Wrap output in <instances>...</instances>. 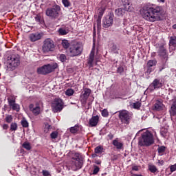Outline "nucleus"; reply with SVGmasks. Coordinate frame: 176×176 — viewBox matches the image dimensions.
<instances>
[{
	"label": "nucleus",
	"mask_w": 176,
	"mask_h": 176,
	"mask_svg": "<svg viewBox=\"0 0 176 176\" xmlns=\"http://www.w3.org/2000/svg\"><path fill=\"white\" fill-rule=\"evenodd\" d=\"M140 14L146 21L155 23V21H160L162 20V16L164 14V10L162 6L154 8L144 6L140 10Z\"/></svg>",
	"instance_id": "nucleus-1"
},
{
	"label": "nucleus",
	"mask_w": 176,
	"mask_h": 176,
	"mask_svg": "<svg viewBox=\"0 0 176 176\" xmlns=\"http://www.w3.org/2000/svg\"><path fill=\"white\" fill-rule=\"evenodd\" d=\"M82 52H83V44L82 43L74 41L70 44L68 52L70 57L80 56Z\"/></svg>",
	"instance_id": "nucleus-2"
},
{
	"label": "nucleus",
	"mask_w": 176,
	"mask_h": 176,
	"mask_svg": "<svg viewBox=\"0 0 176 176\" xmlns=\"http://www.w3.org/2000/svg\"><path fill=\"white\" fill-rule=\"evenodd\" d=\"M154 142L153 135L149 131H146L142 134V137L139 139L138 144L140 146H151Z\"/></svg>",
	"instance_id": "nucleus-3"
},
{
	"label": "nucleus",
	"mask_w": 176,
	"mask_h": 176,
	"mask_svg": "<svg viewBox=\"0 0 176 176\" xmlns=\"http://www.w3.org/2000/svg\"><path fill=\"white\" fill-rule=\"evenodd\" d=\"M20 65V56L19 55H11L8 57L7 69L8 71H14Z\"/></svg>",
	"instance_id": "nucleus-4"
},
{
	"label": "nucleus",
	"mask_w": 176,
	"mask_h": 176,
	"mask_svg": "<svg viewBox=\"0 0 176 176\" xmlns=\"http://www.w3.org/2000/svg\"><path fill=\"white\" fill-rule=\"evenodd\" d=\"M57 68H58V65L57 63H50L38 68L37 73L40 74L41 75H47V74H51V72H54V70L57 69Z\"/></svg>",
	"instance_id": "nucleus-5"
},
{
	"label": "nucleus",
	"mask_w": 176,
	"mask_h": 176,
	"mask_svg": "<svg viewBox=\"0 0 176 176\" xmlns=\"http://www.w3.org/2000/svg\"><path fill=\"white\" fill-rule=\"evenodd\" d=\"M60 12H61V7L56 5L53 8H47L45 11V14L51 19H57L60 16Z\"/></svg>",
	"instance_id": "nucleus-6"
},
{
	"label": "nucleus",
	"mask_w": 176,
	"mask_h": 176,
	"mask_svg": "<svg viewBox=\"0 0 176 176\" xmlns=\"http://www.w3.org/2000/svg\"><path fill=\"white\" fill-rule=\"evenodd\" d=\"M119 112V118L121 120L122 124H130V122L131 120V116L130 113L126 110L120 111Z\"/></svg>",
	"instance_id": "nucleus-7"
},
{
	"label": "nucleus",
	"mask_w": 176,
	"mask_h": 176,
	"mask_svg": "<svg viewBox=\"0 0 176 176\" xmlns=\"http://www.w3.org/2000/svg\"><path fill=\"white\" fill-rule=\"evenodd\" d=\"M54 41L50 38H47L43 42L42 50L43 53H49V52H53V50H54Z\"/></svg>",
	"instance_id": "nucleus-8"
},
{
	"label": "nucleus",
	"mask_w": 176,
	"mask_h": 176,
	"mask_svg": "<svg viewBox=\"0 0 176 176\" xmlns=\"http://www.w3.org/2000/svg\"><path fill=\"white\" fill-rule=\"evenodd\" d=\"M63 100L61 99H55L52 104L53 112H61L63 110Z\"/></svg>",
	"instance_id": "nucleus-9"
},
{
	"label": "nucleus",
	"mask_w": 176,
	"mask_h": 176,
	"mask_svg": "<svg viewBox=\"0 0 176 176\" xmlns=\"http://www.w3.org/2000/svg\"><path fill=\"white\" fill-rule=\"evenodd\" d=\"M41 105H42V102H41L30 104L29 109L34 116H38L41 113Z\"/></svg>",
	"instance_id": "nucleus-10"
},
{
	"label": "nucleus",
	"mask_w": 176,
	"mask_h": 176,
	"mask_svg": "<svg viewBox=\"0 0 176 176\" xmlns=\"http://www.w3.org/2000/svg\"><path fill=\"white\" fill-rule=\"evenodd\" d=\"M163 87V83L160 82L159 79H155L151 84L147 88V90L149 91H154L155 90H157V89H161Z\"/></svg>",
	"instance_id": "nucleus-11"
},
{
	"label": "nucleus",
	"mask_w": 176,
	"mask_h": 176,
	"mask_svg": "<svg viewBox=\"0 0 176 176\" xmlns=\"http://www.w3.org/2000/svg\"><path fill=\"white\" fill-rule=\"evenodd\" d=\"M70 167L73 171L82 168V161L79 158H73Z\"/></svg>",
	"instance_id": "nucleus-12"
},
{
	"label": "nucleus",
	"mask_w": 176,
	"mask_h": 176,
	"mask_svg": "<svg viewBox=\"0 0 176 176\" xmlns=\"http://www.w3.org/2000/svg\"><path fill=\"white\" fill-rule=\"evenodd\" d=\"M91 93V90H90V89H85L82 95H80V102L83 107L86 105V102H87V98H89V96H90Z\"/></svg>",
	"instance_id": "nucleus-13"
},
{
	"label": "nucleus",
	"mask_w": 176,
	"mask_h": 176,
	"mask_svg": "<svg viewBox=\"0 0 176 176\" xmlns=\"http://www.w3.org/2000/svg\"><path fill=\"white\" fill-rule=\"evenodd\" d=\"M102 23H103V27L104 28H108L111 27L112 24H113V15L109 14L105 16L103 19Z\"/></svg>",
	"instance_id": "nucleus-14"
},
{
	"label": "nucleus",
	"mask_w": 176,
	"mask_h": 176,
	"mask_svg": "<svg viewBox=\"0 0 176 176\" xmlns=\"http://www.w3.org/2000/svg\"><path fill=\"white\" fill-rule=\"evenodd\" d=\"M153 108L155 111H163L166 108V106L163 104V100L156 99L154 101Z\"/></svg>",
	"instance_id": "nucleus-15"
},
{
	"label": "nucleus",
	"mask_w": 176,
	"mask_h": 176,
	"mask_svg": "<svg viewBox=\"0 0 176 176\" xmlns=\"http://www.w3.org/2000/svg\"><path fill=\"white\" fill-rule=\"evenodd\" d=\"M122 6L126 12H134V7L130 0H122Z\"/></svg>",
	"instance_id": "nucleus-16"
},
{
	"label": "nucleus",
	"mask_w": 176,
	"mask_h": 176,
	"mask_svg": "<svg viewBox=\"0 0 176 176\" xmlns=\"http://www.w3.org/2000/svg\"><path fill=\"white\" fill-rule=\"evenodd\" d=\"M8 105L12 109V111H16L19 112L20 111V105L16 103V100L14 99H8Z\"/></svg>",
	"instance_id": "nucleus-17"
},
{
	"label": "nucleus",
	"mask_w": 176,
	"mask_h": 176,
	"mask_svg": "<svg viewBox=\"0 0 176 176\" xmlns=\"http://www.w3.org/2000/svg\"><path fill=\"white\" fill-rule=\"evenodd\" d=\"M99 120H100V117H98V116H93L89 120V127H96V126L98 124Z\"/></svg>",
	"instance_id": "nucleus-18"
},
{
	"label": "nucleus",
	"mask_w": 176,
	"mask_h": 176,
	"mask_svg": "<svg viewBox=\"0 0 176 176\" xmlns=\"http://www.w3.org/2000/svg\"><path fill=\"white\" fill-rule=\"evenodd\" d=\"M41 38H42V36H41V34L38 32L32 33L29 35L30 42H36V41H39Z\"/></svg>",
	"instance_id": "nucleus-19"
},
{
	"label": "nucleus",
	"mask_w": 176,
	"mask_h": 176,
	"mask_svg": "<svg viewBox=\"0 0 176 176\" xmlns=\"http://www.w3.org/2000/svg\"><path fill=\"white\" fill-rule=\"evenodd\" d=\"M157 64V61L155 59L153 60H149L147 62V74H151V72H152V68H151V67H155L156 65Z\"/></svg>",
	"instance_id": "nucleus-20"
},
{
	"label": "nucleus",
	"mask_w": 176,
	"mask_h": 176,
	"mask_svg": "<svg viewBox=\"0 0 176 176\" xmlns=\"http://www.w3.org/2000/svg\"><path fill=\"white\" fill-rule=\"evenodd\" d=\"M160 56L162 57L165 63L168 60V54H167V50L164 49V47H161L160 48Z\"/></svg>",
	"instance_id": "nucleus-21"
},
{
	"label": "nucleus",
	"mask_w": 176,
	"mask_h": 176,
	"mask_svg": "<svg viewBox=\"0 0 176 176\" xmlns=\"http://www.w3.org/2000/svg\"><path fill=\"white\" fill-rule=\"evenodd\" d=\"M94 46L93 48L91 51V53L89 54V58L88 59V64L89 65V67H93V63H94Z\"/></svg>",
	"instance_id": "nucleus-22"
},
{
	"label": "nucleus",
	"mask_w": 176,
	"mask_h": 176,
	"mask_svg": "<svg viewBox=\"0 0 176 176\" xmlns=\"http://www.w3.org/2000/svg\"><path fill=\"white\" fill-rule=\"evenodd\" d=\"M170 116H175L176 115V100H174L170 108L169 109Z\"/></svg>",
	"instance_id": "nucleus-23"
},
{
	"label": "nucleus",
	"mask_w": 176,
	"mask_h": 176,
	"mask_svg": "<svg viewBox=\"0 0 176 176\" xmlns=\"http://www.w3.org/2000/svg\"><path fill=\"white\" fill-rule=\"evenodd\" d=\"M113 145L116 147V149H123V142H120L118 138L113 140Z\"/></svg>",
	"instance_id": "nucleus-24"
},
{
	"label": "nucleus",
	"mask_w": 176,
	"mask_h": 176,
	"mask_svg": "<svg viewBox=\"0 0 176 176\" xmlns=\"http://www.w3.org/2000/svg\"><path fill=\"white\" fill-rule=\"evenodd\" d=\"M69 32V28L68 27L66 28H60L58 30V34L59 35H67Z\"/></svg>",
	"instance_id": "nucleus-25"
},
{
	"label": "nucleus",
	"mask_w": 176,
	"mask_h": 176,
	"mask_svg": "<svg viewBox=\"0 0 176 176\" xmlns=\"http://www.w3.org/2000/svg\"><path fill=\"white\" fill-rule=\"evenodd\" d=\"M97 27L98 30H101V16H98L96 21L94 23V28Z\"/></svg>",
	"instance_id": "nucleus-26"
},
{
	"label": "nucleus",
	"mask_w": 176,
	"mask_h": 176,
	"mask_svg": "<svg viewBox=\"0 0 176 176\" xmlns=\"http://www.w3.org/2000/svg\"><path fill=\"white\" fill-rule=\"evenodd\" d=\"M157 152H158L159 156H163V155H164V153L166 152V146H160L157 148Z\"/></svg>",
	"instance_id": "nucleus-27"
},
{
	"label": "nucleus",
	"mask_w": 176,
	"mask_h": 176,
	"mask_svg": "<svg viewBox=\"0 0 176 176\" xmlns=\"http://www.w3.org/2000/svg\"><path fill=\"white\" fill-rule=\"evenodd\" d=\"M126 10L124 8H118L115 10V13L117 16H123L125 13Z\"/></svg>",
	"instance_id": "nucleus-28"
},
{
	"label": "nucleus",
	"mask_w": 176,
	"mask_h": 176,
	"mask_svg": "<svg viewBox=\"0 0 176 176\" xmlns=\"http://www.w3.org/2000/svg\"><path fill=\"white\" fill-rule=\"evenodd\" d=\"M79 129H80V126H79V125L76 124L74 126H72L69 129V131L70 133H72V134H76V133H78Z\"/></svg>",
	"instance_id": "nucleus-29"
},
{
	"label": "nucleus",
	"mask_w": 176,
	"mask_h": 176,
	"mask_svg": "<svg viewBox=\"0 0 176 176\" xmlns=\"http://www.w3.org/2000/svg\"><path fill=\"white\" fill-rule=\"evenodd\" d=\"M61 45L64 49H68V47L69 49V46H71V44H69V42H68L67 40H63Z\"/></svg>",
	"instance_id": "nucleus-30"
},
{
	"label": "nucleus",
	"mask_w": 176,
	"mask_h": 176,
	"mask_svg": "<svg viewBox=\"0 0 176 176\" xmlns=\"http://www.w3.org/2000/svg\"><path fill=\"white\" fill-rule=\"evenodd\" d=\"M23 148L26 149V151H31V144H30L28 142H25L22 145Z\"/></svg>",
	"instance_id": "nucleus-31"
},
{
	"label": "nucleus",
	"mask_w": 176,
	"mask_h": 176,
	"mask_svg": "<svg viewBox=\"0 0 176 176\" xmlns=\"http://www.w3.org/2000/svg\"><path fill=\"white\" fill-rule=\"evenodd\" d=\"M175 45H176V37L171 36L170 38L169 46H175Z\"/></svg>",
	"instance_id": "nucleus-32"
},
{
	"label": "nucleus",
	"mask_w": 176,
	"mask_h": 176,
	"mask_svg": "<svg viewBox=\"0 0 176 176\" xmlns=\"http://www.w3.org/2000/svg\"><path fill=\"white\" fill-rule=\"evenodd\" d=\"M74 93H75V91L72 89H67L65 91V95L68 96V97H71V96H74Z\"/></svg>",
	"instance_id": "nucleus-33"
},
{
	"label": "nucleus",
	"mask_w": 176,
	"mask_h": 176,
	"mask_svg": "<svg viewBox=\"0 0 176 176\" xmlns=\"http://www.w3.org/2000/svg\"><path fill=\"white\" fill-rule=\"evenodd\" d=\"M148 170L151 173H155L157 171V168L155 165H148Z\"/></svg>",
	"instance_id": "nucleus-34"
},
{
	"label": "nucleus",
	"mask_w": 176,
	"mask_h": 176,
	"mask_svg": "<svg viewBox=\"0 0 176 176\" xmlns=\"http://www.w3.org/2000/svg\"><path fill=\"white\" fill-rule=\"evenodd\" d=\"M62 3L65 8H69V6H71V2L69 0H62Z\"/></svg>",
	"instance_id": "nucleus-35"
},
{
	"label": "nucleus",
	"mask_w": 176,
	"mask_h": 176,
	"mask_svg": "<svg viewBox=\"0 0 176 176\" xmlns=\"http://www.w3.org/2000/svg\"><path fill=\"white\" fill-rule=\"evenodd\" d=\"M111 52L115 54H118L119 53V48H118V46L116 45H113V46L111 47Z\"/></svg>",
	"instance_id": "nucleus-36"
},
{
	"label": "nucleus",
	"mask_w": 176,
	"mask_h": 176,
	"mask_svg": "<svg viewBox=\"0 0 176 176\" xmlns=\"http://www.w3.org/2000/svg\"><path fill=\"white\" fill-rule=\"evenodd\" d=\"M35 21H37L38 24H42V23H43V18H42L41 15H38L35 16Z\"/></svg>",
	"instance_id": "nucleus-37"
},
{
	"label": "nucleus",
	"mask_w": 176,
	"mask_h": 176,
	"mask_svg": "<svg viewBox=\"0 0 176 176\" xmlns=\"http://www.w3.org/2000/svg\"><path fill=\"white\" fill-rule=\"evenodd\" d=\"M102 151H104V148L101 146H98L95 148V153H102Z\"/></svg>",
	"instance_id": "nucleus-38"
},
{
	"label": "nucleus",
	"mask_w": 176,
	"mask_h": 176,
	"mask_svg": "<svg viewBox=\"0 0 176 176\" xmlns=\"http://www.w3.org/2000/svg\"><path fill=\"white\" fill-rule=\"evenodd\" d=\"M11 131H16L17 130V124L16 122H12L10 125Z\"/></svg>",
	"instance_id": "nucleus-39"
},
{
	"label": "nucleus",
	"mask_w": 176,
	"mask_h": 176,
	"mask_svg": "<svg viewBox=\"0 0 176 176\" xmlns=\"http://www.w3.org/2000/svg\"><path fill=\"white\" fill-rule=\"evenodd\" d=\"M50 137L52 140H56L57 137H58V132L57 131H54L50 134Z\"/></svg>",
	"instance_id": "nucleus-40"
},
{
	"label": "nucleus",
	"mask_w": 176,
	"mask_h": 176,
	"mask_svg": "<svg viewBox=\"0 0 176 176\" xmlns=\"http://www.w3.org/2000/svg\"><path fill=\"white\" fill-rule=\"evenodd\" d=\"M109 116V113L108 112V110L104 109L102 111V116H103V118H108Z\"/></svg>",
	"instance_id": "nucleus-41"
},
{
	"label": "nucleus",
	"mask_w": 176,
	"mask_h": 176,
	"mask_svg": "<svg viewBox=\"0 0 176 176\" xmlns=\"http://www.w3.org/2000/svg\"><path fill=\"white\" fill-rule=\"evenodd\" d=\"M133 107L135 109H140V108L141 107V102H136L133 103Z\"/></svg>",
	"instance_id": "nucleus-42"
},
{
	"label": "nucleus",
	"mask_w": 176,
	"mask_h": 176,
	"mask_svg": "<svg viewBox=\"0 0 176 176\" xmlns=\"http://www.w3.org/2000/svg\"><path fill=\"white\" fill-rule=\"evenodd\" d=\"M13 120V117L12 116H7L6 118V121L7 123H12Z\"/></svg>",
	"instance_id": "nucleus-43"
},
{
	"label": "nucleus",
	"mask_w": 176,
	"mask_h": 176,
	"mask_svg": "<svg viewBox=\"0 0 176 176\" xmlns=\"http://www.w3.org/2000/svg\"><path fill=\"white\" fill-rule=\"evenodd\" d=\"M21 125L23 127H28V122L25 119L21 120Z\"/></svg>",
	"instance_id": "nucleus-44"
},
{
	"label": "nucleus",
	"mask_w": 176,
	"mask_h": 176,
	"mask_svg": "<svg viewBox=\"0 0 176 176\" xmlns=\"http://www.w3.org/2000/svg\"><path fill=\"white\" fill-rule=\"evenodd\" d=\"M59 60H60L62 63H64V61L67 60V56H65V54H60L59 56Z\"/></svg>",
	"instance_id": "nucleus-45"
},
{
	"label": "nucleus",
	"mask_w": 176,
	"mask_h": 176,
	"mask_svg": "<svg viewBox=\"0 0 176 176\" xmlns=\"http://www.w3.org/2000/svg\"><path fill=\"white\" fill-rule=\"evenodd\" d=\"M161 135H162L163 137H166L167 136V129H161Z\"/></svg>",
	"instance_id": "nucleus-46"
},
{
	"label": "nucleus",
	"mask_w": 176,
	"mask_h": 176,
	"mask_svg": "<svg viewBox=\"0 0 176 176\" xmlns=\"http://www.w3.org/2000/svg\"><path fill=\"white\" fill-rule=\"evenodd\" d=\"M124 72V68H123V67L120 66L118 69H117V72L118 74H123V72Z\"/></svg>",
	"instance_id": "nucleus-47"
},
{
	"label": "nucleus",
	"mask_w": 176,
	"mask_h": 176,
	"mask_svg": "<svg viewBox=\"0 0 176 176\" xmlns=\"http://www.w3.org/2000/svg\"><path fill=\"white\" fill-rule=\"evenodd\" d=\"M170 173H174V171H176V163L174 165H171L169 166Z\"/></svg>",
	"instance_id": "nucleus-48"
},
{
	"label": "nucleus",
	"mask_w": 176,
	"mask_h": 176,
	"mask_svg": "<svg viewBox=\"0 0 176 176\" xmlns=\"http://www.w3.org/2000/svg\"><path fill=\"white\" fill-rule=\"evenodd\" d=\"M165 68H167V64L163 63V64L160 67V72H162V71H163V69H164Z\"/></svg>",
	"instance_id": "nucleus-49"
},
{
	"label": "nucleus",
	"mask_w": 176,
	"mask_h": 176,
	"mask_svg": "<svg viewBox=\"0 0 176 176\" xmlns=\"http://www.w3.org/2000/svg\"><path fill=\"white\" fill-rule=\"evenodd\" d=\"M98 171H100V168H98V166H95L93 171V174L96 175V174H98Z\"/></svg>",
	"instance_id": "nucleus-50"
},
{
	"label": "nucleus",
	"mask_w": 176,
	"mask_h": 176,
	"mask_svg": "<svg viewBox=\"0 0 176 176\" xmlns=\"http://www.w3.org/2000/svg\"><path fill=\"white\" fill-rule=\"evenodd\" d=\"M3 130H8L9 129V125L8 124H4L2 125Z\"/></svg>",
	"instance_id": "nucleus-51"
},
{
	"label": "nucleus",
	"mask_w": 176,
	"mask_h": 176,
	"mask_svg": "<svg viewBox=\"0 0 176 176\" xmlns=\"http://www.w3.org/2000/svg\"><path fill=\"white\" fill-rule=\"evenodd\" d=\"M157 163H158L159 166H163L164 164V161L158 160Z\"/></svg>",
	"instance_id": "nucleus-52"
},
{
	"label": "nucleus",
	"mask_w": 176,
	"mask_h": 176,
	"mask_svg": "<svg viewBox=\"0 0 176 176\" xmlns=\"http://www.w3.org/2000/svg\"><path fill=\"white\" fill-rule=\"evenodd\" d=\"M43 175L44 176H49L50 175L49 171H47V170H43Z\"/></svg>",
	"instance_id": "nucleus-53"
},
{
	"label": "nucleus",
	"mask_w": 176,
	"mask_h": 176,
	"mask_svg": "<svg viewBox=\"0 0 176 176\" xmlns=\"http://www.w3.org/2000/svg\"><path fill=\"white\" fill-rule=\"evenodd\" d=\"M108 138H109V140H113V135H112V133H110V134L108 135Z\"/></svg>",
	"instance_id": "nucleus-54"
},
{
	"label": "nucleus",
	"mask_w": 176,
	"mask_h": 176,
	"mask_svg": "<svg viewBox=\"0 0 176 176\" xmlns=\"http://www.w3.org/2000/svg\"><path fill=\"white\" fill-rule=\"evenodd\" d=\"M133 170H134L135 171H138V166H133Z\"/></svg>",
	"instance_id": "nucleus-55"
},
{
	"label": "nucleus",
	"mask_w": 176,
	"mask_h": 176,
	"mask_svg": "<svg viewBox=\"0 0 176 176\" xmlns=\"http://www.w3.org/2000/svg\"><path fill=\"white\" fill-rule=\"evenodd\" d=\"M166 0H158V2H161L162 3H164Z\"/></svg>",
	"instance_id": "nucleus-56"
},
{
	"label": "nucleus",
	"mask_w": 176,
	"mask_h": 176,
	"mask_svg": "<svg viewBox=\"0 0 176 176\" xmlns=\"http://www.w3.org/2000/svg\"><path fill=\"white\" fill-rule=\"evenodd\" d=\"M96 164H101V162H100V161H96Z\"/></svg>",
	"instance_id": "nucleus-57"
},
{
	"label": "nucleus",
	"mask_w": 176,
	"mask_h": 176,
	"mask_svg": "<svg viewBox=\"0 0 176 176\" xmlns=\"http://www.w3.org/2000/svg\"><path fill=\"white\" fill-rule=\"evenodd\" d=\"M173 28L174 30H176V25H173Z\"/></svg>",
	"instance_id": "nucleus-58"
},
{
	"label": "nucleus",
	"mask_w": 176,
	"mask_h": 176,
	"mask_svg": "<svg viewBox=\"0 0 176 176\" xmlns=\"http://www.w3.org/2000/svg\"><path fill=\"white\" fill-rule=\"evenodd\" d=\"M45 131L46 133H47V131L45 130Z\"/></svg>",
	"instance_id": "nucleus-59"
}]
</instances>
